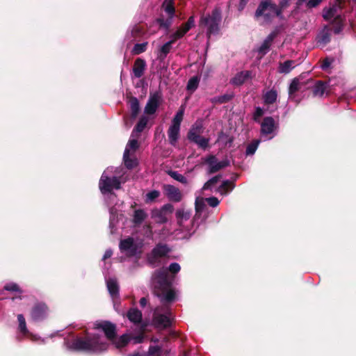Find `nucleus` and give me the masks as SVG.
<instances>
[{
  "label": "nucleus",
  "instance_id": "f257e3e1",
  "mask_svg": "<svg viewBox=\"0 0 356 356\" xmlns=\"http://www.w3.org/2000/svg\"><path fill=\"white\" fill-rule=\"evenodd\" d=\"M108 348V343L103 341L98 334H88L86 337H76L69 346V348L76 351L88 353H101Z\"/></svg>",
  "mask_w": 356,
  "mask_h": 356
},
{
  "label": "nucleus",
  "instance_id": "f03ea898",
  "mask_svg": "<svg viewBox=\"0 0 356 356\" xmlns=\"http://www.w3.org/2000/svg\"><path fill=\"white\" fill-rule=\"evenodd\" d=\"M174 277H170L168 271L165 268H159L154 272L152 276L154 294L161 296L172 284Z\"/></svg>",
  "mask_w": 356,
  "mask_h": 356
},
{
  "label": "nucleus",
  "instance_id": "7ed1b4c3",
  "mask_svg": "<svg viewBox=\"0 0 356 356\" xmlns=\"http://www.w3.org/2000/svg\"><path fill=\"white\" fill-rule=\"evenodd\" d=\"M221 21V13L220 10L216 8L212 10L211 14L202 15L200 20V27L207 28V35L216 34L219 31V24Z\"/></svg>",
  "mask_w": 356,
  "mask_h": 356
},
{
  "label": "nucleus",
  "instance_id": "20e7f679",
  "mask_svg": "<svg viewBox=\"0 0 356 356\" xmlns=\"http://www.w3.org/2000/svg\"><path fill=\"white\" fill-rule=\"evenodd\" d=\"M204 131L202 122L196 121L190 128L187 133V139L199 146V147L205 149L209 146V140L202 137L201 134Z\"/></svg>",
  "mask_w": 356,
  "mask_h": 356
},
{
  "label": "nucleus",
  "instance_id": "39448f33",
  "mask_svg": "<svg viewBox=\"0 0 356 356\" xmlns=\"http://www.w3.org/2000/svg\"><path fill=\"white\" fill-rule=\"evenodd\" d=\"M272 5L270 0H261L255 10L254 19L259 21L262 19L264 23L270 24L273 22Z\"/></svg>",
  "mask_w": 356,
  "mask_h": 356
},
{
  "label": "nucleus",
  "instance_id": "423d86ee",
  "mask_svg": "<svg viewBox=\"0 0 356 356\" xmlns=\"http://www.w3.org/2000/svg\"><path fill=\"white\" fill-rule=\"evenodd\" d=\"M99 188L103 194L111 193L113 188L120 189L121 182L117 177H110L103 173L99 181Z\"/></svg>",
  "mask_w": 356,
  "mask_h": 356
},
{
  "label": "nucleus",
  "instance_id": "0eeeda50",
  "mask_svg": "<svg viewBox=\"0 0 356 356\" xmlns=\"http://www.w3.org/2000/svg\"><path fill=\"white\" fill-rule=\"evenodd\" d=\"M95 330H101L106 338L111 342L117 337V326L109 321H98L94 323Z\"/></svg>",
  "mask_w": 356,
  "mask_h": 356
},
{
  "label": "nucleus",
  "instance_id": "6e6552de",
  "mask_svg": "<svg viewBox=\"0 0 356 356\" xmlns=\"http://www.w3.org/2000/svg\"><path fill=\"white\" fill-rule=\"evenodd\" d=\"M49 307L44 302H37L31 310V318L35 322H40L47 317Z\"/></svg>",
  "mask_w": 356,
  "mask_h": 356
},
{
  "label": "nucleus",
  "instance_id": "1a4fd4ad",
  "mask_svg": "<svg viewBox=\"0 0 356 356\" xmlns=\"http://www.w3.org/2000/svg\"><path fill=\"white\" fill-rule=\"evenodd\" d=\"M161 101L162 95L160 92H156L154 94H151L145 107V113L147 115L154 114Z\"/></svg>",
  "mask_w": 356,
  "mask_h": 356
},
{
  "label": "nucleus",
  "instance_id": "9d476101",
  "mask_svg": "<svg viewBox=\"0 0 356 356\" xmlns=\"http://www.w3.org/2000/svg\"><path fill=\"white\" fill-rule=\"evenodd\" d=\"M164 194L171 202H179L183 198V195L180 190L170 184H165L163 186Z\"/></svg>",
  "mask_w": 356,
  "mask_h": 356
},
{
  "label": "nucleus",
  "instance_id": "9b49d317",
  "mask_svg": "<svg viewBox=\"0 0 356 356\" xmlns=\"http://www.w3.org/2000/svg\"><path fill=\"white\" fill-rule=\"evenodd\" d=\"M202 159L203 163L208 165L207 173L209 175L214 174L222 170L220 163L215 155L209 154Z\"/></svg>",
  "mask_w": 356,
  "mask_h": 356
},
{
  "label": "nucleus",
  "instance_id": "f8f14e48",
  "mask_svg": "<svg viewBox=\"0 0 356 356\" xmlns=\"http://www.w3.org/2000/svg\"><path fill=\"white\" fill-rule=\"evenodd\" d=\"M170 251L168 245L159 243L152 250L149 260L154 262L158 258L165 257Z\"/></svg>",
  "mask_w": 356,
  "mask_h": 356
},
{
  "label": "nucleus",
  "instance_id": "ddd939ff",
  "mask_svg": "<svg viewBox=\"0 0 356 356\" xmlns=\"http://www.w3.org/2000/svg\"><path fill=\"white\" fill-rule=\"evenodd\" d=\"M153 323L156 328L166 329L171 327L172 321L170 318L165 314H154Z\"/></svg>",
  "mask_w": 356,
  "mask_h": 356
},
{
  "label": "nucleus",
  "instance_id": "4468645a",
  "mask_svg": "<svg viewBox=\"0 0 356 356\" xmlns=\"http://www.w3.org/2000/svg\"><path fill=\"white\" fill-rule=\"evenodd\" d=\"M119 247L121 251H129V255L131 257L136 254L137 247L134 244L133 238L129 237L126 239L121 240Z\"/></svg>",
  "mask_w": 356,
  "mask_h": 356
},
{
  "label": "nucleus",
  "instance_id": "2eb2a0df",
  "mask_svg": "<svg viewBox=\"0 0 356 356\" xmlns=\"http://www.w3.org/2000/svg\"><path fill=\"white\" fill-rule=\"evenodd\" d=\"M127 104L131 111V118L135 119L140 111L139 101L136 97L131 95L127 96Z\"/></svg>",
  "mask_w": 356,
  "mask_h": 356
},
{
  "label": "nucleus",
  "instance_id": "dca6fc26",
  "mask_svg": "<svg viewBox=\"0 0 356 356\" xmlns=\"http://www.w3.org/2000/svg\"><path fill=\"white\" fill-rule=\"evenodd\" d=\"M146 62L144 59L141 58H137L133 66V73L136 78H140L143 76L144 72L146 70Z\"/></svg>",
  "mask_w": 356,
  "mask_h": 356
},
{
  "label": "nucleus",
  "instance_id": "f3484780",
  "mask_svg": "<svg viewBox=\"0 0 356 356\" xmlns=\"http://www.w3.org/2000/svg\"><path fill=\"white\" fill-rule=\"evenodd\" d=\"M310 82H312V80H308L307 82L302 81V79L300 76L294 78L289 88V96H291L296 92H298L302 87L306 86L307 84L309 83Z\"/></svg>",
  "mask_w": 356,
  "mask_h": 356
},
{
  "label": "nucleus",
  "instance_id": "a211bd4d",
  "mask_svg": "<svg viewBox=\"0 0 356 356\" xmlns=\"http://www.w3.org/2000/svg\"><path fill=\"white\" fill-rule=\"evenodd\" d=\"M252 76V72L249 70L241 71L237 73L232 79V82L236 86L243 85L248 79Z\"/></svg>",
  "mask_w": 356,
  "mask_h": 356
},
{
  "label": "nucleus",
  "instance_id": "6ab92c4d",
  "mask_svg": "<svg viewBox=\"0 0 356 356\" xmlns=\"http://www.w3.org/2000/svg\"><path fill=\"white\" fill-rule=\"evenodd\" d=\"M180 127L171 124L168 130V140L171 145L175 146L179 138Z\"/></svg>",
  "mask_w": 356,
  "mask_h": 356
},
{
  "label": "nucleus",
  "instance_id": "aec40b11",
  "mask_svg": "<svg viewBox=\"0 0 356 356\" xmlns=\"http://www.w3.org/2000/svg\"><path fill=\"white\" fill-rule=\"evenodd\" d=\"M275 127V120L272 117H266L264 118L261 124V131L264 134L273 133Z\"/></svg>",
  "mask_w": 356,
  "mask_h": 356
},
{
  "label": "nucleus",
  "instance_id": "412c9836",
  "mask_svg": "<svg viewBox=\"0 0 356 356\" xmlns=\"http://www.w3.org/2000/svg\"><path fill=\"white\" fill-rule=\"evenodd\" d=\"M342 4L337 3V4L329 8H323V17L325 21L330 22L332 18H334L337 15L338 8H341Z\"/></svg>",
  "mask_w": 356,
  "mask_h": 356
},
{
  "label": "nucleus",
  "instance_id": "4be33fe9",
  "mask_svg": "<svg viewBox=\"0 0 356 356\" xmlns=\"http://www.w3.org/2000/svg\"><path fill=\"white\" fill-rule=\"evenodd\" d=\"M106 286L109 294L112 298H118L119 297V285L115 279L110 278L106 281Z\"/></svg>",
  "mask_w": 356,
  "mask_h": 356
},
{
  "label": "nucleus",
  "instance_id": "5701e85b",
  "mask_svg": "<svg viewBox=\"0 0 356 356\" xmlns=\"http://www.w3.org/2000/svg\"><path fill=\"white\" fill-rule=\"evenodd\" d=\"M331 33L327 26L318 33L316 37V42L318 44L325 45L330 42Z\"/></svg>",
  "mask_w": 356,
  "mask_h": 356
},
{
  "label": "nucleus",
  "instance_id": "b1692460",
  "mask_svg": "<svg viewBox=\"0 0 356 356\" xmlns=\"http://www.w3.org/2000/svg\"><path fill=\"white\" fill-rule=\"evenodd\" d=\"M344 20L345 19L341 15H337L330 21L333 26V31L335 34H339L343 30Z\"/></svg>",
  "mask_w": 356,
  "mask_h": 356
},
{
  "label": "nucleus",
  "instance_id": "393cba45",
  "mask_svg": "<svg viewBox=\"0 0 356 356\" xmlns=\"http://www.w3.org/2000/svg\"><path fill=\"white\" fill-rule=\"evenodd\" d=\"M191 213L184 209H178L175 212V217L177 225L179 227H182L184 221L188 220L191 218Z\"/></svg>",
  "mask_w": 356,
  "mask_h": 356
},
{
  "label": "nucleus",
  "instance_id": "a878e982",
  "mask_svg": "<svg viewBox=\"0 0 356 356\" xmlns=\"http://www.w3.org/2000/svg\"><path fill=\"white\" fill-rule=\"evenodd\" d=\"M234 181L225 180L217 188L216 191L222 195H227L235 187Z\"/></svg>",
  "mask_w": 356,
  "mask_h": 356
},
{
  "label": "nucleus",
  "instance_id": "bb28decb",
  "mask_svg": "<svg viewBox=\"0 0 356 356\" xmlns=\"http://www.w3.org/2000/svg\"><path fill=\"white\" fill-rule=\"evenodd\" d=\"M131 337L128 334H124L121 335L119 338H117L115 337V339L112 340L111 343L114 345V346L120 349L122 348L125 347L130 341Z\"/></svg>",
  "mask_w": 356,
  "mask_h": 356
},
{
  "label": "nucleus",
  "instance_id": "cd10ccee",
  "mask_svg": "<svg viewBox=\"0 0 356 356\" xmlns=\"http://www.w3.org/2000/svg\"><path fill=\"white\" fill-rule=\"evenodd\" d=\"M327 90V83L323 81H317L312 86V93L314 97H323Z\"/></svg>",
  "mask_w": 356,
  "mask_h": 356
},
{
  "label": "nucleus",
  "instance_id": "c85d7f7f",
  "mask_svg": "<svg viewBox=\"0 0 356 356\" xmlns=\"http://www.w3.org/2000/svg\"><path fill=\"white\" fill-rule=\"evenodd\" d=\"M127 316L131 322L135 324L140 323L143 318L142 312L136 308L129 309L127 312Z\"/></svg>",
  "mask_w": 356,
  "mask_h": 356
},
{
  "label": "nucleus",
  "instance_id": "c756f323",
  "mask_svg": "<svg viewBox=\"0 0 356 356\" xmlns=\"http://www.w3.org/2000/svg\"><path fill=\"white\" fill-rule=\"evenodd\" d=\"M123 161L125 167L131 170L138 165V161L136 159L130 158L129 149V148H125L124 154H123Z\"/></svg>",
  "mask_w": 356,
  "mask_h": 356
},
{
  "label": "nucleus",
  "instance_id": "7c9ffc66",
  "mask_svg": "<svg viewBox=\"0 0 356 356\" xmlns=\"http://www.w3.org/2000/svg\"><path fill=\"white\" fill-rule=\"evenodd\" d=\"M288 6H284V4L279 3L276 4L273 2L272 10H273V19L275 17H278L280 19H284L283 11L287 8Z\"/></svg>",
  "mask_w": 356,
  "mask_h": 356
},
{
  "label": "nucleus",
  "instance_id": "2f4dec72",
  "mask_svg": "<svg viewBox=\"0 0 356 356\" xmlns=\"http://www.w3.org/2000/svg\"><path fill=\"white\" fill-rule=\"evenodd\" d=\"M161 300V302L163 303H171L176 298V293L174 290L168 289L161 296H156Z\"/></svg>",
  "mask_w": 356,
  "mask_h": 356
},
{
  "label": "nucleus",
  "instance_id": "473e14b6",
  "mask_svg": "<svg viewBox=\"0 0 356 356\" xmlns=\"http://www.w3.org/2000/svg\"><path fill=\"white\" fill-rule=\"evenodd\" d=\"M277 92L275 89L266 92L263 97L265 104H273L277 101Z\"/></svg>",
  "mask_w": 356,
  "mask_h": 356
},
{
  "label": "nucleus",
  "instance_id": "72a5a7b5",
  "mask_svg": "<svg viewBox=\"0 0 356 356\" xmlns=\"http://www.w3.org/2000/svg\"><path fill=\"white\" fill-rule=\"evenodd\" d=\"M234 98L233 94H224L211 99V102L214 104H222L230 102Z\"/></svg>",
  "mask_w": 356,
  "mask_h": 356
},
{
  "label": "nucleus",
  "instance_id": "f704fd0d",
  "mask_svg": "<svg viewBox=\"0 0 356 356\" xmlns=\"http://www.w3.org/2000/svg\"><path fill=\"white\" fill-rule=\"evenodd\" d=\"M147 215L143 209H137L134 211V214L133 216V222L139 225L142 224V222L145 220Z\"/></svg>",
  "mask_w": 356,
  "mask_h": 356
},
{
  "label": "nucleus",
  "instance_id": "c9c22d12",
  "mask_svg": "<svg viewBox=\"0 0 356 356\" xmlns=\"http://www.w3.org/2000/svg\"><path fill=\"white\" fill-rule=\"evenodd\" d=\"M147 122H148L147 118L145 117V116H142L139 119V120L137 122L136 125L134 127V129L132 131L131 136H134L135 132L140 134L142 131H143V130L145 129V128L147 126Z\"/></svg>",
  "mask_w": 356,
  "mask_h": 356
},
{
  "label": "nucleus",
  "instance_id": "e433bc0d",
  "mask_svg": "<svg viewBox=\"0 0 356 356\" xmlns=\"http://www.w3.org/2000/svg\"><path fill=\"white\" fill-rule=\"evenodd\" d=\"M172 49V42H167L160 49L158 59L160 61L164 60Z\"/></svg>",
  "mask_w": 356,
  "mask_h": 356
},
{
  "label": "nucleus",
  "instance_id": "4c0bfd02",
  "mask_svg": "<svg viewBox=\"0 0 356 356\" xmlns=\"http://www.w3.org/2000/svg\"><path fill=\"white\" fill-rule=\"evenodd\" d=\"M294 61L292 60H287L284 63H280L278 67V72L282 74H288L293 68L292 65Z\"/></svg>",
  "mask_w": 356,
  "mask_h": 356
},
{
  "label": "nucleus",
  "instance_id": "58836bf2",
  "mask_svg": "<svg viewBox=\"0 0 356 356\" xmlns=\"http://www.w3.org/2000/svg\"><path fill=\"white\" fill-rule=\"evenodd\" d=\"M184 106H181L172 120V125H175L180 127L181 123L184 118Z\"/></svg>",
  "mask_w": 356,
  "mask_h": 356
},
{
  "label": "nucleus",
  "instance_id": "ea45409f",
  "mask_svg": "<svg viewBox=\"0 0 356 356\" xmlns=\"http://www.w3.org/2000/svg\"><path fill=\"white\" fill-rule=\"evenodd\" d=\"M173 17H174L168 16L166 19L163 17H159L156 19V22L159 25L160 28L168 30L172 24Z\"/></svg>",
  "mask_w": 356,
  "mask_h": 356
},
{
  "label": "nucleus",
  "instance_id": "a19ab883",
  "mask_svg": "<svg viewBox=\"0 0 356 356\" xmlns=\"http://www.w3.org/2000/svg\"><path fill=\"white\" fill-rule=\"evenodd\" d=\"M199 83H200V78L198 76H194L191 77L187 83V86H186L187 90L191 91V92H194L198 88Z\"/></svg>",
  "mask_w": 356,
  "mask_h": 356
},
{
  "label": "nucleus",
  "instance_id": "79ce46f5",
  "mask_svg": "<svg viewBox=\"0 0 356 356\" xmlns=\"http://www.w3.org/2000/svg\"><path fill=\"white\" fill-rule=\"evenodd\" d=\"M221 178V175H217L211 177L210 179H209L207 182L204 183L202 189L203 191L211 190L212 186L215 185L216 183H218Z\"/></svg>",
  "mask_w": 356,
  "mask_h": 356
},
{
  "label": "nucleus",
  "instance_id": "37998d69",
  "mask_svg": "<svg viewBox=\"0 0 356 356\" xmlns=\"http://www.w3.org/2000/svg\"><path fill=\"white\" fill-rule=\"evenodd\" d=\"M147 44H148L147 42L136 44L132 49V51H131L132 54L134 55H139V54L146 51Z\"/></svg>",
  "mask_w": 356,
  "mask_h": 356
},
{
  "label": "nucleus",
  "instance_id": "c03bdc74",
  "mask_svg": "<svg viewBox=\"0 0 356 356\" xmlns=\"http://www.w3.org/2000/svg\"><path fill=\"white\" fill-rule=\"evenodd\" d=\"M173 1L174 0H170L169 1H167V0H165L163 3V7H164L165 11L168 14V16L170 17H174L175 13Z\"/></svg>",
  "mask_w": 356,
  "mask_h": 356
},
{
  "label": "nucleus",
  "instance_id": "a18cd8bd",
  "mask_svg": "<svg viewBox=\"0 0 356 356\" xmlns=\"http://www.w3.org/2000/svg\"><path fill=\"white\" fill-rule=\"evenodd\" d=\"M152 216L157 219V222L160 224H164L168 222L167 216L161 209L154 211Z\"/></svg>",
  "mask_w": 356,
  "mask_h": 356
},
{
  "label": "nucleus",
  "instance_id": "49530a36",
  "mask_svg": "<svg viewBox=\"0 0 356 356\" xmlns=\"http://www.w3.org/2000/svg\"><path fill=\"white\" fill-rule=\"evenodd\" d=\"M168 174L174 179L186 185L188 184L187 179L181 174L178 173L177 171L169 170Z\"/></svg>",
  "mask_w": 356,
  "mask_h": 356
},
{
  "label": "nucleus",
  "instance_id": "de8ad7c7",
  "mask_svg": "<svg viewBox=\"0 0 356 356\" xmlns=\"http://www.w3.org/2000/svg\"><path fill=\"white\" fill-rule=\"evenodd\" d=\"M260 141L259 140H254L252 143L248 145L245 154L247 156L252 155L256 152Z\"/></svg>",
  "mask_w": 356,
  "mask_h": 356
},
{
  "label": "nucleus",
  "instance_id": "09e8293b",
  "mask_svg": "<svg viewBox=\"0 0 356 356\" xmlns=\"http://www.w3.org/2000/svg\"><path fill=\"white\" fill-rule=\"evenodd\" d=\"M17 320L19 322V331L26 334L28 332V330L26 327V320L23 314H18L17 315Z\"/></svg>",
  "mask_w": 356,
  "mask_h": 356
},
{
  "label": "nucleus",
  "instance_id": "8fccbe9b",
  "mask_svg": "<svg viewBox=\"0 0 356 356\" xmlns=\"http://www.w3.org/2000/svg\"><path fill=\"white\" fill-rule=\"evenodd\" d=\"M205 199L197 197L195 202V209L196 213H202L206 207Z\"/></svg>",
  "mask_w": 356,
  "mask_h": 356
},
{
  "label": "nucleus",
  "instance_id": "3c124183",
  "mask_svg": "<svg viewBox=\"0 0 356 356\" xmlns=\"http://www.w3.org/2000/svg\"><path fill=\"white\" fill-rule=\"evenodd\" d=\"M3 289L6 291H16V292H19V293H22V290L19 288V285L16 283L7 284L3 286Z\"/></svg>",
  "mask_w": 356,
  "mask_h": 356
},
{
  "label": "nucleus",
  "instance_id": "603ef678",
  "mask_svg": "<svg viewBox=\"0 0 356 356\" xmlns=\"http://www.w3.org/2000/svg\"><path fill=\"white\" fill-rule=\"evenodd\" d=\"M195 25V18L194 16H191L187 22L183 24L181 26L183 27L185 32H188L193 26Z\"/></svg>",
  "mask_w": 356,
  "mask_h": 356
},
{
  "label": "nucleus",
  "instance_id": "864d4df0",
  "mask_svg": "<svg viewBox=\"0 0 356 356\" xmlns=\"http://www.w3.org/2000/svg\"><path fill=\"white\" fill-rule=\"evenodd\" d=\"M144 33L143 29L138 25H135L131 31V37L132 38H138L142 35Z\"/></svg>",
  "mask_w": 356,
  "mask_h": 356
},
{
  "label": "nucleus",
  "instance_id": "5fc2aeb1",
  "mask_svg": "<svg viewBox=\"0 0 356 356\" xmlns=\"http://www.w3.org/2000/svg\"><path fill=\"white\" fill-rule=\"evenodd\" d=\"M270 46L271 45L269 43L264 40L263 43L258 49V53L261 54V56H264L270 49Z\"/></svg>",
  "mask_w": 356,
  "mask_h": 356
},
{
  "label": "nucleus",
  "instance_id": "6e6d98bb",
  "mask_svg": "<svg viewBox=\"0 0 356 356\" xmlns=\"http://www.w3.org/2000/svg\"><path fill=\"white\" fill-rule=\"evenodd\" d=\"M160 192L156 190H153L147 193V201L153 202L160 196Z\"/></svg>",
  "mask_w": 356,
  "mask_h": 356
},
{
  "label": "nucleus",
  "instance_id": "4d7b16f0",
  "mask_svg": "<svg viewBox=\"0 0 356 356\" xmlns=\"http://www.w3.org/2000/svg\"><path fill=\"white\" fill-rule=\"evenodd\" d=\"M323 0H307L305 3L308 9L317 8Z\"/></svg>",
  "mask_w": 356,
  "mask_h": 356
},
{
  "label": "nucleus",
  "instance_id": "13d9d810",
  "mask_svg": "<svg viewBox=\"0 0 356 356\" xmlns=\"http://www.w3.org/2000/svg\"><path fill=\"white\" fill-rule=\"evenodd\" d=\"M181 269V267L178 263H172L170 264L168 269H167L168 271H170L172 274H177L179 272Z\"/></svg>",
  "mask_w": 356,
  "mask_h": 356
},
{
  "label": "nucleus",
  "instance_id": "bf43d9fd",
  "mask_svg": "<svg viewBox=\"0 0 356 356\" xmlns=\"http://www.w3.org/2000/svg\"><path fill=\"white\" fill-rule=\"evenodd\" d=\"M138 147H139V144L136 139L129 140L128 142V144L126 147V148H129V150L131 149L134 151H136Z\"/></svg>",
  "mask_w": 356,
  "mask_h": 356
},
{
  "label": "nucleus",
  "instance_id": "052dcab7",
  "mask_svg": "<svg viewBox=\"0 0 356 356\" xmlns=\"http://www.w3.org/2000/svg\"><path fill=\"white\" fill-rule=\"evenodd\" d=\"M205 201L208 203V204L211 207H217L219 203H220V201L218 200V199L216 197H207V198H205Z\"/></svg>",
  "mask_w": 356,
  "mask_h": 356
},
{
  "label": "nucleus",
  "instance_id": "680f3d73",
  "mask_svg": "<svg viewBox=\"0 0 356 356\" xmlns=\"http://www.w3.org/2000/svg\"><path fill=\"white\" fill-rule=\"evenodd\" d=\"M166 215L167 213H172L174 211V207L172 204L168 203L161 207L160 209Z\"/></svg>",
  "mask_w": 356,
  "mask_h": 356
},
{
  "label": "nucleus",
  "instance_id": "e2e57ef3",
  "mask_svg": "<svg viewBox=\"0 0 356 356\" xmlns=\"http://www.w3.org/2000/svg\"><path fill=\"white\" fill-rule=\"evenodd\" d=\"M264 115V111L261 107H257L254 113L253 119L254 121H258L259 118Z\"/></svg>",
  "mask_w": 356,
  "mask_h": 356
},
{
  "label": "nucleus",
  "instance_id": "0e129e2a",
  "mask_svg": "<svg viewBox=\"0 0 356 356\" xmlns=\"http://www.w3.org/2000/svg\"><path fill=\"white\" fill-rule=\"evenodd\" d=\"M160 351H161V348L158 346H150L149 348V354L151 355H157V356H159Z\"/></svg>",
  "mask_w": 356,
  "mask_h": 356
},
{
  "label": "nucleus",
  "instance_id": "69168bd1",
  "mask_svg": "<svg viewBox=\"0 0 356 356\" xmlns=\"http://www.w3.org/2000/svg\"><path fill=\"white\" fill-rule=\"evenodd\" d=\"M277 33L276 31H273L266 37V38L264 40L271 45L272 42L277 37Z\"/></svg>",
  "mask_w": 356,
  "mask_h": 356
},
{
  "label": "nucleus",
  "instance_id": "338daca9",
  "mask_svg": "<svg viewBox=\"0 0 356 356\" xmlns=\"http://www.w3.org/2000/svg\"><path fill=\"white\" fill-rule=\"evenodd\" d=\"M186 33V32H185L184 29H183V27L180 26L175 33H174V36H175V38H178V39H180Z\"/></svg>",
  "mask_w": 356,
  "mask_h": 356
},
{
  "label": "nucleus",
  "instance_id": "774afa93",
  "mask_svg": "<svg viewBox=\"0 0 356 356\" xmlns=\"http://www.w3.org/2000/svg\"><path fill=\"white\" fill-rule=\"evenodd\" d=\"M331 65V60L330 58H326L323 60V63L321 65V68L323 70H326Z\"/></svg>",
  "mask_w": 356,
  "mask_h": 356
}]
</instances>
